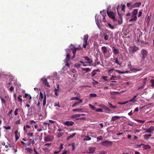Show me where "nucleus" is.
Returning a JSON list of instances; mask_svg holds the SVG:
<instances>
[{
    "mask_svg": "<svg viewBox=\"0 0 154 154\" xmlns=\"http://www.w3.org/2000/svg\"><path fill=\"white\" fill-rule=\"evenodd\" d=\"M89 107H90V108L92 109V110H95L94 106H93L91 104H89Z\"/></svg>",
    "mask_w": 154,
    "mask_h": 154,
    "instance_id": "obj_53",
    "label": "nucleus"
},
{
    "mask_svg": "<svg viewBox=\"0 0 154 154\" xmlns=\"http://www.w3.org/2000/svg\"><path fill=\"white\" fill-rule=\"evenodd\" d=\"M64 134V133L63 132L59 133H58L57 135V137L58 138H59L61 137Z\"/></svg>",
    "mask_w": 154,
    "mask_h": 154,
    "instance_id": "obj_43",
    "label": "nucleus"
},
{
    "mask_svg": "<svg viewBox=\"0 0 154 154\" xmlns=\"http://www.w3.org/2000/svg\"><path fill=\"white\" fill-rule=\"evenodd\" d=\"M107 76H103L102 77V78L105 81H108V79H107Z\"/></svg>",
    "mask_w": 154,
    "mask_h": 154,
    "instance_id": "obj_55",
    "label": "nucleus"
},
{
    "mask_svg": "<svg viewBox=\"0 0 154 154\" xmlns=\"http://www.w3.org/2000/svg\"><path fill=\"white\" fill-rule=\"evenodd\" d=\"M140 53L142 55V59L144 60L147 56L148 52L146 50L142 49L141 50Z\"/></svg>",
    "mask_w": 154,
    "mask_h": 154,
    "instance_id": "obj_7",
    "label": "nucleus"
},
{
    "mask_svg": "<svg viewBox=\"0 0 154 154\" xmlns=\"http://www.w3.org/2000/svg\"><path fill=\"white\" fill-rule=\"evenodd\" d=\"M79 48H78L73 47V48L71 49L73 54H75L76 53V50H79Z\"/></svg>",
    "mask_w": 154,
    "mask_h": 154,
    "instance_id": "obj_23",
    "label": "nucleus"
},
{
    "mask_svg": "<svg viewBox=\"0 0 154 154\" xmlns=\"http://www.w3.org/2000/svg\"><path fill=\"white\" fill-rule=\"evenodd\" d=\"M43 82L45 85L48 87H50V86L49 84V83L48 82L47 79H45L44 80H43Z\"/></svg>",
    "mask_w": 154,
    "mask_h": 154,
    "instance_id": "obj_20",
    "label": "nucleus"
},
{
    "mask_svg": "<svg viewBox=\"0 0 154 154\" xmlns=\"http://www.w3.org/2000/svg\"><path fill=\"white\" fill-rule=\"evenodd\" d=\"M107 25L111 29H113L115 28L114 26L113 25H112L110 23H107Z\"/></svg>",
    "mask_w": 154,
    "mask_h": 154,
    "instance_id": "obj_32",
    "label": "nucleus"
},
{
    "mask_svg": "<svg viewBox=\"0 0 154 154\" xmlns=\"http://www.w3.org/2000/svg\"><path fill=\"white\" fill-rule=\"evenodd\" d=\"M139 50V48L135 46H130L128 48V50L130 52L134 53L137 51Z\"/></svg>",
    "mask_w": 154,
    "mask_h": 154,
    "instance_id": "obj_5",
    "label": "nucleus"
},
{
    "mask_svg": "<svg viewBox=\"0 0 154 154\" xmlns=\"http://www.w3.org/2000/svg\"><path fill=\"white\" fill-rule=\"evenodd\" d=\"M46 103V95H45V96L44 98V100L43 103V105L45 106Z\"/></svg>",
    "mask_w": 154,
    "mask_h": 154,
    "instance_id": "obj_36",
    "label": "nucleus"
},
{
    "mask_svg": "<svg viewBox=\"0 0 154 154\" xmlns=\"http://www.w3.org/2000/svg\"><path fill=\"white\" fill-rule=\"evenodd\" d=\"M121 10L122 11H125V5L124 4H122L121 5Z\"/></svg>",
    "mask_w": 154,
    "mask_h": 154,
    "instance_id": "obj_31",
    "label": "nucleus"
},
{
    "mask_svg": "<svg viewBox=\"0 0 154 154\" xmlns=\"http://www.w3.org/2000/svg\"><path fill=\"white\" fill-rule=\"evenodd\" d=\"M142 10H141L139 12V13H138V17H140L141 16V15H142Z\"/></svg>",
    "mask_w": 154,
    "mask_h": 154,
    "instance_id": "obj_56",
    "label": "nucleus"
},
{
    "mask_svg": "<svg viewBox=\"0 0 154 154\" xmlns=\"http://www.w3.org/2000/svg\"><path fill=\"white\" fill-rule=\"evenodd\" d=\"M128 102H135V99H134L133 98H132L131 100H128Z\"/></svg>",
    "mask_w": 154,
    "mask_h": 154,
    "instance_id": "obj_54",
    "label": "nucleus"
},
{
    "mask_svg": "<svg viewBox=\"0 0 154 154\" xmlns=\"http://www.w3.org/2000/svg\"><path fill=\"white\" fill-rule=\"evenodd\" d=\"M151 86L154 88V79L151 80L150 81Z\"/></svg>",
    "mask_w": 154,
    "mask_h": 154,
    "instance_id": "obj_41",
    "label": "nucleus"
},
{
    "mask_svg": "<svg viewBox=\"0 0 154 154\" xmlns=\"http://www.w3.org/2000/svg\"><path fill=\"white\" fill-rule=\"evenodd\" d=\"M40 100H42L44 97L43 94L40 91Z\"/></svg>",
    "mask_w": 154,
    "mask_h": 154,
    "instance_id": "obj_34",
    "label": "nucleus"
},
{
    "mask_svg": "<svg viewBox=\"0 0 154 154\" xmlns=\"http://www.w3.org/2000/svg\"><path fill=\"white\" fill-rule=\"evenodd\" d=\"M128 67L129 68L131 69L132 68V69H131V70H134L136 71H138L139 70L137 69H136L135 68H132L131 62H130L128 64Z\"/></svg>",
    "mask_w": 154,
    "mask_h": 154,
    "instance_id": "obj_16",
    "label": "nucleus"
},
{
    "mask_svg": "<svg viewBox=\"0 0 154 154\" xmlns=\"http://www.w3.org/2000/svg\"><path fill=\"white\" fill-rule=\"evenodd\" d=\"M104 36V39L105 41L109 39V36L111 37L113 35V33L111 31L108 30L105 33L103 34Z\"/></svg>",
    "mask_w": 154,
    "mask_h": 154,
    "instance_id": "obj_2",
    "label": "nucleus"
},
{
    "mask_svg": "<svg viewBox=\"0 0 154 154\" xmlns=\"http://www.w3.org/2000/svg\"><path fill=\"white\" fill-rule=\"evenodd\" d=\"M108 103L109 104V106H108L109 107H110V108L111 109H115V108H117V106H113L112 105L108 102Z\"/></svg>",
    "mask_w": 154,
    "mask_h": 154,
    "instance_id": "obj_28",
    "label": "nucleus"
},
{
    "mask_svg": "<svg viewBox=\"0 0 154 154\" xmlns=\"http://www.w3.org/2000/svg\"><path fill=\"white\" fill-rule=\"evenodd\" d=\"M25 150H26L27 152L29 153L30 154H32L33 152L32 149L29 147L26 148L25 149Z\"/></svg>",
    "mask_w": 154,
    "mask_h": 154,
    "instance_id": "obj_21",
    "label": "nucleus"
},
{
    "mask_svg": "<svg viewBox=\"0 0 154 154\" xmlns=\"http://www.w3.org/2000/svg\"><path fill=\"white\" fill-rule=\"evenodd\" d=\"M102 145L107 147L111 146L112 144V143L111 141H108L106 140L102 142Z\"/></svg>",
    "mask_w": 154,
    "mask_h": 154,
    "instance_id": "obj_8",
    "label": "nucleus"
},
{
    "mask_svg": "<svg viewBox=\"0 0 154 154\" xmlns=\"http://www.w3.org/2000/svg\"><path fill=\"white\" fill-rule=\"evenodd\" d=\"M95 110L96 112H103L102 109L100 108H99L98 109H95Z\"/></svg>",
    "mask_w": 154,
    "mask_h": 154,
    "instance_id": "obj_45",
    "label": "nucleus"
},
{
    "mask_svg": "<svg viewBox=\"0 0 154 154\" xmlns=\"http://www.w3.org/2000/svg\"><path fill=\"white\" fill-rule=\"evenodd\" d=\"M118 14L119 15V18L121 20H118V23L119 25H121L122 23L123 22V19L122 16H121L120 14L118 12Z\"/></svg>",
    "mask_w": 154,
    "mask_h": 154,
    "instance_id": "obj_19",
    "label": "nucleus"
},
{
    "mask_svg": "<svg viewBox=\"0 0 154 154\" xmlns=\"http://www.w3.org/2000/svg\"><path fill=\"white\" fill-rule=\"evenodd\" d=\"M103 139V138L102 136H100L97 138V140H102Z\"/></svg>",
    "mask_w": 154,
    "mask_h": 154,
    "instance_id": "obj_58",
    "label": "nucleus"
},
{
    "mask_svg": "<svg viewBox=\"0 0 154 154\" xmlns=\"http://www.w3.org/2000/svg\"><path fill=\"white\" fill-rule=\"evenodd\" d=\"M126 85H128V86H132L133 85V83L131 82H126L125 83Z\"/></svg>",
    "mask_w": 154,
    "mask_h": 154,
    "instance_id": "obj_29",
    "label": "nucleus"
},
{
    "mask_svg": "<svg viewBox=\"0 0 154 154\" xmlns=\"http://www.w3.org/2000/svg\"><path fill=\"white\" fill-rule=\"evenodd\" d=\"M100 70L99 69H95L91 73V76L94 77L97 74V72H100Z\"/></svg>",
    "mask_w": 154,
    "mask_h": 154,
    "instance_id": "obj_17",
    "label": "nucleus"
},
{
    "mask_svg": "<svg viewBox=\"0 0 154 154\" xmlns=\"http://www.w3.org/2000/svg\"><path fill=\"white\" fill-rule=\"evenodd\" d=\"M80 117V114H75L72 115L71 118H76L77 119V117Z\"/></svg>",
    "mask_w": 154,
    "mask_h": 154,
    "instance_id": "obj_24",
    "label": "nucleus"
},
{
    "mask_svg": "<svg viewBox=\"0 0 154 154\" xmlns=\"http://www.w3.org/2000/svg\"><path fill=\"white\" fill-rule=\"evenodd\" d=\"M95 147H91L89 148V152L88 153H93L95 151Z\"/></svg>",
    "mask_w": 154,
    "mask_h": 154,
    "instance_id": "obj_22",
    "label": "nucleus"
},
{
    "mask_svg": "<svg viewBox=\"0 0 154 154\" xmlns=\"http://www.w3.org/2000/svg\"><path fill=\"white\" fill-rule=\"evenodd\" d=\"M54 140L53 136L48 135L44 138V141L46 142L52 141Z\"/></svg>",
    "mask_w": 154,
    "mask_h": 154,
    "instance_id": "obj_9",
    "label": "nucleus"
},
{
    "mask_svg": "<svg viewBox=\"0 0 154 154\" xmlns=\"http://www.w3.org/2000/svg\"><path fill=\"white\" fill-rule=\"evenodd\" d=\"M33 150L35 152L34 154H40L38 152H37V151L36 150L35 148H33Z\"/></svg>",
    "mask_w": 154,
    "mask_h": 154,
    "instance_id": "obj_60",
    "label": "nucleus"
},
{
    "mask_svg": "<svg viewBox=\"0 0 154 154\" xmlns=\"http://www.w3.org/2000/svg\"><path fill=\"white\" fill-rule=\"evenodd\" d=\"M72 111H73V112L77 111V112H83L82 109H80V108L73 109H72Z\"/></svg>",
    "mask_w": 154,
    "mask_h": 154,
    "instance_id": "obj_27",
    "label": "nucleus"
},
{
    "mask_svg": "<svg viewBox=\"0 0 154 154\" xmlns=\"http://www.w3.org/2000/svg\"><path fill=\"white\" fill-rule=\"evenodd\" d=\"M138 9H134L131 13V19L129 20V21H135L137 20V14L138 12Z\"/></svg>",
    "mask_w": 154,
    "mask_h": 154,
    "instance_id": "obj_1",
    "label": "nucleus"
},
{
    "mask_svg": "<svg viewBox=\"0 0 154 154\" xmlns=\"http://www.w3.org/2000/svg\"><path fill=\"white\" fill-rule=\"evenodd\" d=\"M126 5L127 7L129 8L131 5V4L130 3H127L126 4Z\"/></svg>",
    "mask_w": 154,
    "mask_h": 154,
    "instance_id": "obj_64",
    "label": "nucleus"
},
{
    "mask_svg": "<svg viewBox=\"0 0 154 154\" xmlns=\"http://www.w3.org/2000/svg\"><path fill=\"white\" fill-rule=\"evenodd\" d=\"M64 124L66 126H72L74 124V122L72 121H66L64 123Z\"/></svg>",
    "mask_w": 154,
    "mask_h": 154,
    "instance_id": "obj_12",
    "label": "nucleus"
},
{
    "mask_svg": "<svg viewBox=\"0 0 154 154\" xmlns=\"http://www.w3.org/2000/svg\"><path fill=\"white\" fill-rule=\"evenodd\" d=\"M29 142L31 144L33 145L35 144V142L34 141V140L29 139Z\"/></svg>",
    "mask_w": 154,
    "mask_h": 154,
    "instance_id": "obj_49",
    "label": "nucleus"
},
{
    "mask_svg": "<svg viewBox=\"0 0 154 154\" xmlns=\"http://www.w3.org/2000/svg\"><path fill=\"white\" fill-rule=\"evenodd\" d=\"M70 100H79V98L76 97H72L71 98Z\"/></svg>",
    "mask_w": 154,
    "mask_h": 154,
    "instance_id": "obj_37",
    "label": "nucleus"
},
{
    "mask_svg": "<svg viewBox=\"0 0 154 154\" xmlns=\"http://www.w3.org/2000/svg\"><path fill=\"white\" fill-rule=\"evenodd\" d=\"M101 49L103 53L104 56L108 58L109 57L110 55L109 54H107L108 50L106 47L105 46H102L101 48Z\"/></svg>",
    "mask_w": 154,
    "mask_h": 154,
    "instance_id": "obj_3",
    "label": "nucleus"
},
{
    "mask_svg": "<svg viewBox=\"0 0 154 154\" xmlns=\"http://www.w3.org/2000/svg\"><path fill=\"white\" fill-rule=\"evenodd\" d=\"M141 5V3L140 2H137L134 3V4L131 5V9L137 8L139 7Z\"/></svg>",
    "mask_w": 154,
    "mask_h": 154,
    "instance_id": "obj_10",
    "label": "nucleus"
},
{
    "mask_svg": "<svg viewBox=\"0 0 154 154\" xmlns=\"http://www.w3.org/2000/svg\"><path fill=\"white\" fill-rule=\"evenodd\" d=\"M141 145H142V148L145 150L149 149L151 148V146L149 145H145L142 143Z\"/></svg>",
    "mask_w": 154,
    "mask_h": 154,
    "instance_id": "obj_13",
    "label": "nucleus"
},
{
    "mask_svg": "<svg viewBox=\"0 0 154 154\" xmlns=\"http://www.w3.org/2000/svg\"><path fill=\"white\" fill-rule=\"evenodd\" d=\"M29 95L27 93H25L24 96H23V97L24 98H26L27 97H29Z\"/></svg>",
    "mask_w": 154,
    "mask_h": 154,
    "instance_id": "obj_62",
    "label": "nucleus"
},
{
    "mask_svg": "<svg viewBox=\"0 0 154 154\" xmlns=\"http://www.w3.org/2000/svg\"><path fill=\"white\" fill-rule=\"evenodd\" d=\"M1 100H2V103H4V104L5 103V102H6L5 100L3 98H1Z\"/></svg>",
    "mask_w": 154,
    "mask_h": 154,
    "instance_id": "obj_63",
    "label": "nucleus"
},
{
    "mask_svg": "<svg viewBox=\"0 0 154 154\" xmlns=\"http://www.w3.org/2000/svg\"><path fill=\"white\" fill-rule=\"evenodd\" d=\"M154 131V128L153 126H151L145 131L146 132L152 133V132Z\"/></svg>",
    "mask_w": 154,
    "mask_h": 154,
    "instance_id": "obj_11",
    "label": "nucleus"
},
{
    "mask_svg": "<svg viewBox=\"0 0 154 154\" xmlns=\"http://www.w3.org/2000/svg\"><path fill=\"white\" fill-rule=\"evenodd\" d=\"M103 108L108 111H110V110L109 109L108 107L105 105L103 106Z\"/></svg>",
    "mask_w": 154,
    "mask_h": 154,
    "instance_id": "obj_38",
    "label": "nucleus"
},
{
    "mask_svg": "<svg viewBox=\"0 0 154 154\" xmlns=\"http://www.w3.org/2000/svg\"><path fill=\"white\" fill-rule=\"evenodd\" d=\"M3 127L5 129H7V130L10 129H11V127L9 126H8V127H7L6 126H4Z\"/></svg>",
    "mask_w": 154,
    "mask_h": 154,
    "instance_id": "obj_57",
    "label": "nucleus"
},
{
    "mask_svg": "<svg viewBox=\"0 0 154 154\" xmlns=\"http://www.w3.org/2000/svg\"><path fill=\"white\" fill-rule=\"evenodd\" d=\"M115 63H116L117 64L119 65H121V64L119 63L118 57H116L115 58Z\"/></svg>",
    "mask_w": 154,
    "mask_h": 154,
    "instance_id": "obj_39",
    "label": "nucleus"
},
{
    "mask_svg": "<svg viewBox=\"0 0 154 154\" xmlns=\"http://www.w3.org/2000/svg\"><path fill=\"white\" fill-rule=\"evenodd\" d=\"M27 135L30 137H32L33 136V134L32 133H29L27 134Z\"/></svg>",
    "mask_w": 154,
    "mask_h": 154,
    "instance_id": "obj_61",
    "label": "nucleus"
},
{
    "mask_svg": "<svg viewBox=\"0 0 154 154\" xmlns=\"http://www.w3.org/2000/svg\"><path fill=\"white\" fill-rule=\"evenodd\" d=\"M112 51L113 54H117L119 53V51L118 49L115 48L114 47L112 48Z\"/></svg>",
    "mask_w": 154,
    "mask_h": 154,
    "instance_id": "obj_15",
    "label": "nucleus"
},
{
    "mask_svg": "<svg viewBox=\"0 0 154 154\" xmlns=\"http://www.w3.org/2000/svg\"><path fill=\"white\" fill-rule=\"evenodd\" d=\"M89 95L91 97H95L97 96V94L95 93L91 94H89Z\"/></svg>",
    "mask_w": 154,
    "mask_h": 154,
    "instance_id": "obj_44",
    "label": "nucleus"
},
{
    "mask_svg": "<svg viewBox=\"0 0 154 154\" xmlns=\"http://www.w3.org/2000/svg\"><path fill=\"white\" fill-rule=\"evenodd\" d=\"M116 72L118 73L121 74H124L125 73V72H122L118 70H116Z\"/></svg>",
    "mask_w": 154,
    "mask_h": 154,
    "instance_id": "obj_47",
    "label": "nucleus"
},
{
    "mask_svg": "<svg viewBox=\"0 0 154 154\" xmlns=\"http://www.w3.org/2000/svg\"><path fill=\"white\" fill-rule=\"evenodd\" d=\"M20 136V134L19 133L18 134H15V137L16 139V140L17 141V140H18Z\"/></svg>",
    "mask_w": 154,
    "mask_h": 154,
    "instance_id": "obj_46",
    "label": "nucleus"
},
{
    "mask_svg": "<svg viewBox=\"0 0 154 154\" xmlns=\"http://www.w3.org/2000/svg\"><path fill=\"white\" fill-rule=\"evenodd\" d=\"M20 110V109L19 108H17L14 111V115L17 116L18 114V112H19Z\"/></svg>",
    "mask_w": 154,
    "mask_h": 154,
    "instance_id": "obj_35",
    "label": "nucleus"
},
{
    "mask_svg": "<svg viewBox=\"0 0 154 154\" xmlns=\"http://www.w3.org/2000/svg\"><path fill=\"white\" fill-rule=\"evenodd\" d=\"M88 34L84 35L83 36V42L84 44L83 47L84 48H85L86 46L88 45Z\"/></svg>",
    "mask_w": 154,
    "mask_h": 154,
    "instance_id": "obj_6",
    "label": "nucleus"
},
{
    "mask_svg": "<svg viewBox=\"0 0 154 154\" xmlns=\"http://www.w3.org/2000/svg\"><path fill=\"white\" fill-rule=\"evenodd\" d=\"M91 69L88 68H82V70L83 71H85L86 72H88L90 71Z\"/></svg>",
    "mask_w": 154,
    "mask_h": 154,
    "instance_id": "obj_25",
    "label": "nucleus"
},
{
    "mask_svg": "<svg viewBox=\"0 0 154 154\" xmlns=\"http://www.w3.org/2000/svg\"><path fill=\"white\" fill-rule=\"evenodd\" d=\"M18 101L19 102L21 103L22 102V99L21 98L18 97Z\"/></svg>",
    "mask_w": 154,
    "mask_h": 154,
    "instance_id": "obj_59",
    "label": "nucleus"
},
{
    "mask_svg": "<svg viewBox=\"0 0 154 154\" xmlns=\"http://www.w3.org/2000/svg\"><path fill=\"white\" fill-rule=\"evenodd\" d=\"M54 91L55 95L57 96L58 95V93L59 91V90H58V89H56V88H55Z\"/></svg>",
    "mask_w": 154,
    "mask_h": 154,
    "instance_id": "obj_42",
    "label": "nucleus"
},
{
    "mask_svg": "<svg viewBox=\"0 0 154 154\" xmlns=\"http://www.w3.org/2000/svg\"><path fill=\"white\" fill-rule=\"evenodd\" d=\"M70 55L69 53H68L67 54L66 56V58L65 59L66 62H67L69 60L70 58Z\"/></svg>",
    "mask_w": 154,
    "mask_h": 154,
    "instance_id": "obj_30",
    "label": "nucleus"
},
{
    "mask_svg": "<svg viewBox=\"0 0 154 154\" xmlns=\"http://www.w3.org/2000/svg\"><path fill=\"white\" fill-rule=\"evenodd\" d=\"M84 58H85V60H87L88 61L87 62V63L91 64L93 62V60L91 59L88 57V56H84Z\"/></svg>",
    "mask_w": 154,
    "mask_h": 154,
    "instance_id": "obj_14",
    "label": "nucleus"
},
{
    "mask_svg": "<svg viewBox=\"0 0 154 154\" xmlns=\"http://www.w3.org/2000/svg\"><path fill=\"white\" fill-rule=\"evenodd\" d=\"M136 120L139 123H143L145 121L143 120Z\"/></svg>",
    "mask_w": 154,
    "mask_h": 154,
    "instance_id": "obj_51",
    "label": "nucleus"
},
{
    "mask_svg": "<svg viewBox=\"0 0 154 154\" xmlns=\"http://www.w3.org/2000/svg\"><path fill=\"white\" fill-rule=\"evenodd\" d=\"M79 102H76L74 104H73L72 105V107H75L76 106L79 104Z\"/></svg>",
    "mask_w": 154,
    "mask_h": 154,
    "instance_id": "obj_48",
    "label": "nucleus"
},
{
    "mask_svg": "<svg viewBox=\"0 0 154 154\" xmlns=\"http://www.w3.org/2000/svg\"><path fill=\"white\" fill-rule=\"evenodd\" d=\"M107 13L108 16L109 17L111 18L113 21H117V20L115 18L116 14L115 13L112 11L109 12L108 11Z\"/></svg>",
    "mask_w": 154,
    "mask_h": 154,
    "instance_id": "obj_4",
    "label": "nucleus"
},
{
    "mask_svg": "<svg viewBox=\"0 0 154 154\" xmlns=\"http://www.w3.org/2000/svg\"><path fill=\"white\" fill-rule=\"evenodd\" d=\"M144 137L145 140H147L149 139V137L147 134H145L144 135Z\"/></svg>",
    "mask_w": 154,
    "mask_h": 154,
    "instance_id": "obj_52",
    "label": "nucleus"
},
{
    "mask_svg": "<svg viewBox=\"0 0 154 154\" xmlns=\"http://www.w3.org/2000/svg\"><path fill=\"white\" fill-rule=\"evenodd\" d=\"M76 134L75 133H73L72 135H70V136L67 137V141H68L69 140V139L73 137Z\"/></svg>",
    "mask_w": 154,
    "mask_h": 154,
    "instance_id": "obj_26",
    "label": "nucleus"
},
{
    "mask_svg": "<svg viewBox=\"0 0 154 154\" xmlns=\"http://www.w3.org/2000/svg\"><path fill=\"white\" fill-rule=\"evenodd\" d=\"M121 118V116H114L112 117L111 119V121H114L118 119H120Z\"/></svg>",
    "mask_w": 154,
    "mask_h": 154,
    "instance_id": "obj_18",
    "label": "nucleus"
},
{
    "mask_svg": "<svg viewBox=\"0 0 154 154\" xmlns=\"http://www.w3.org/2000/svg\"><path fill=\"white\" fill-rule=\"evenodd\" d=\"M128 101H126V102H123V103H122V102H118V104H119V105H123V104H126V103H128Z\"/></svg>",
    "mask_w": 154,
    "mask_h": 154,
    "instance_id": "obj_50",
    "label": "nucleus"
},
{
    "mask_svg": "<svg viewBox=\"0 0 154 154\" xmlns=\"http://www.w3.org/2000/svg\"><path fill=\"white\" fill-rule=\"evenodd\" d=\"M75 67L76 68H79L81 66V64L79 63H76L74 65Z\"/></svg>",
    "mask_w": 154,
    "mask_h": 154,
    "instance_id": "obj_40",
    "label": "nucleus"
},
{
    "mask_svg": "<svg viewBox=\"0 0 154 154\" xmlns=\"http://www.w3.org/2000/svg\"><path fill=\"white\" fill-rule=\"evenodd\" d=\"M91 138L89 136H86L85 138L83 139V140L89 141L91 140Z\"/></svg>",
    "mask_w": 154,
    "mask_h": 154,
    "instance_id": "obj_33",
    "label": "nucleus"
}]
</instances>
